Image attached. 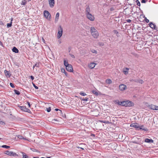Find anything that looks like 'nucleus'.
Listing matches in <instances>:
<instances>
[{"mask_svg": "<svg viewBox=\"0 0 158 158\" xmlns=\"http://www.w3.org/2000/svg\"><path fill=\"white\" fill-rule=\"evenodd\" d=\"M90 32L92 36L94 38H97L99 35L98 31L93 27H91L90 28Z\"/></svg>", "mask_w": 158, "mask_h": 158, "instance_id": "1", "label": "nucleus"}, {"mask_svg": "<svg viewBox=\"0 0 158 158\" xmlns=\"http://www.w3.org/2000/svg\"><path fill=\"white\" fill-rule=\"evenodd\" d=\"M63 29L61 26H60L58 28V32L57 34V38L59 39L62 35L63 34Z\"/></svg>", "mask_w": 158, "mask_h": 158, "instance_id": "2", "label": "nucleus"}, {"mask_svg": "<svg viewBox=\"0 0 158 158\" xmlns=\"http://www.w3.org/2000/svg\"><path fill=\"white\" fill-rule=\"evenodd\" d=\"M130 127H134L136 130L139 131V129H142V128L139 127V125L137 123H131L130 125Z\"/></svg>", "mask_w": 158, "mask_h": 158, "instance_id": "3", "label": "nucleus"}, {"mask_svg": "<svg viewBox=\"0 0 158 158\" xmlns=\"http://www.w3.org/2000/svg\"><path fill=\"white\" fill-rule=\"evenodd\" d=\"M44 16L48 19L50 20L51 18V15L49 12L47 10H44Z\"/></svg>", "mask_w": 158, "mask_h": 158, "instance_id": "4", "label": "nucleus"}, {"mask_svg": "<svg viewBox=\"0 0 158 158\" xmlns=\"http://www.w3.org/2000/svg\"><path fill=\"white\" fill-rule=\"evenodd\" d=\"M5 154L8 155L9 156H18V155L16 153L13 152H10L8 151H7L5 152Z\"/></svg>", "mask_w": 158, "mask_h": 158, "instance_id": "5", "label": "nucleus"}, {"mask_svg": "<svg viewBox=\"0 0 158 158\" xmlns=\"http://www.w3.org/2000/svg\"><path fill=\"white\" fill-rule=\"evenodd\" d=\"M19 107L23 111L27 112L30 113L31 112L30 110L29 109L27 108L26 106H19Z\"/></svg>", "mask_w": 158, "mask_h": 158, "instance_id": "6", "label": "nucleus"}, {"mask_svg": "<svg viewBox=\"0 0 158 158\" xmlns=\"http://www.w3.org/2000/svg\"><path fill=\"white\" fill-rule=\"evenodd\" d=\"M87 18L91 21H94V20L95 18L90 13L86 15Z\"/></svg>", "mask_w": 158, "mask_h": 158, "instance_id": "7", "label": "nucleus"}, {"mask_svg": "<svg viewBox=\"0 0 158 158\" xmlns=\"http://www.w3.org/2000/svg\"><path fill=\"white\" fill-rule=\"evenodd\" d=\"M148 107L149 108L153 110H158V106L153 105H149Z\"/></svg>", "mask_w": 158, "mask_h": 158, "instance_id": "8", "label": "nucleus"}, {"mask_svg": "<svg viewBox=\"0 0 158 158\" xmlns=\"http://www.w3.org/2000/svg\"><path fill=\"white\" fill-rule=\"evenodd\" d=\"M126 107H131L134 106V104L132 102L127 101L126 102Z\"/></svg>", "mask_w": 158, "mask_h": 158, "instance_id": "9", "label": "nucleus"}, {"mask_svg": "<svg viewBox=\"0 0 158 158\" xmlns=\"http://www.w3.org/2000/svg\"><path fill=\"white\" fill-rule=\"evenodd\" d=\"M119 89L121 91H123L125 90L127 88V86L124 84H120L119 85Z\"/></svg>", "mask_w": 158, "mask_h": 158, "instance_id": "10", "label": "nucleus"}, {"mask_svg": "<svg viewBox=\"0 0 158 158\" xmlns=\"http://www.w3.org/2000/svg\"><path fill=\"white\" fill-rule=\"evenodd\" d=\"M66 69L67 71L69 72H72L73 71V68L72 65L71 64L67 66L66 67Z\"/></svg>", "mask_w": 158, "mask_h": 158, "instance_id": "11", "label": "nucleus"}, {"mask_svg": "<svg viewBox=\"0 0 158 158\" xmlns=\"http://www.w3.org/2000/svg\"><path fill=\"white\" fill-rule=\"evenodd\" d=\"M50 6L51 7H53L55 4L54 0H48Z\"/></svg>", "mask_w": 158, "mask_h": 158, "instance_id": "12", "label": "nucleus"}, {"mask_svg": "<svg viewBox=\"0 0 158 158\" xmlns=\"http://www.w3.org/2000/svg\"><path fill=\"white\" fill-rule=\"evenodd\" d=\"M149 25L153 29H156V25L153 24L152 22H150L149 23Z\"/></svg>", "mask_w": 158, "mask_h": 158, "instance_id": "13", "label": "nucleus"}, {"mask_svg": "<svg viewBox=\"0 0 158 158\" xmlns=\"http://www.w3.org/2000/svg\"><path fill=\"white\" fill-rule=\"evenodd\" d=\"M144 142L148 143H152L153 142V140L152 139L146 138L145 139Z\"/></svg>", "mask_w": 158, "mask_h": 158, "instance_id": "14", "label": "nucleus"}, {"mask_svg": "<svg viewBox=\"0 0 158 158\" xmlns=\"http://www.w3.org/2000/svg\"><path fill=\"white\" fill-rule=\"evenodd\" d=\"M12 51L15 53H18L19 52V50L15 47H14L13 48Z\"/></svg>", "mask_w": 158, "mask_h": 158, "instance_id": "15", "label": "nucleus"}, {"mask_svg": "<svg viewBox=\"0 0 158 158\" xmlns=\"http://www.w3.org/2000/svg\"><path fill=\"white\" fill-rule=\"evenodd\" d=\"M4 72L7 77H9L11 76V74H10L9 71L6 70L4 71Z\"/></svg>", "mask_w": 158, "mask_h": 158, "instance_id": "16", "label": "nucleus"}, {"mask_svg": "<svg viewBox=\"0 0 158 158\" xmlns=\"http://www.w3.org/2000/svg\"><path fill=\"white\" fill-rule=\"evenodd\" d=\"M96 65V64L94 63H90L89 64V68L91 69H92L94 68Z\"/></svg>", "mask_w": 158, "mask_h": 158, "instance_id": "17", "label": "nucleus"}, {"mask_svg": "<svg viewBox=\"0 0 158 158\" xmlns=\"http://www.w3.org/2000/svg\"><path fill=\"white\" fill-rule=\"evenodd\" d=\"M139 128H142V129H139V130H142L143 131H148V129L147 128H143L144 127V126L143 125H141V126H139Z\"/></svg>", "mask_w": 158, "mask_h": 158, "instance_id": "18", "label": "nucleus"}, {"mask_svg": "<svg viewBox=\"0 0 158 158\" xmlns=\"http://www.w3.org/2000/svg\"><path fill=\"white\" fill-rule=\"evenodd\" d=\"M22 154L23 158H29L27 154L23 152H21Z\"/></svg>", "mask_w": 158, "mask_h": 158, "instance_id": "19", "label": "nucleus"}, {"mask_svg": "<svg viewBox=\"0 0 158 158\" xmlns=\"http://www.w3.org/2000/svg\"><path fill=\"white\" fill-rule=\"evenodd\" d=\"M90 8L89 7V6H88L87 8H86L85 10V14L86 15L87 14H89L90 13Z\"/></svg>", "mask_w": 158, "mask_h": 158, "instance_id": "20", "label": "nucleus"}, {"mask_svg": "<svg viewBox=\"0 0 158 158\" xmlns=\"http://www.w3.org/2000/svg\"><path fill=\"white\" fill-rule=\"evenodd\" d=\"M59 15H60V13H59V12H57L56 15V17H55V21H58V20L59 19Z\"/></svg>", "mask_w": 158, "mask_h": 158, "instance_id": "21", "label": "nucleus"}, {"mask_svg": "<svg viewBox=\"0 0 158 158\" xmlns=\"http://www.w3.org/2000/svg\"><path fill=\"white\" fill-rule=\"evenodd\" d=\"M64 66L66 67L67 66H68L70 64H69L68 63V61L66 60L65 59L64 60Z\"/></svg>", "mask_w": 158, "mask_h": 158, "instance_id": "22", "label": "nucleus"}, {"mask_svg": "<svg viewBox=\"0 0 158 158\" xmlns=\"http://www.w3.org/2000/svg\"><path fill=\"white\" fill-rule=\"evenodd\" d=\"M106 82L107 84H110L111 83L112 81L110 79H108L106 80Z\"/></svg>", "mask_w": 158, "mask_h": 158, "instance_id": "23", "label": "nucleus"}, {"mask_svg": "<svg viewBox=\"0 0 158 158\" xmlns=\"http://www.w3.org/2000/svg\"><path fill=\"white\" fill-rule=\"evenodd\" d=\"M14 91L15 92V94L18 95H19L20 94V93L18 90L16 89H14Z\"/></svg>", "mask_w": 158, "mask_h": 158, "instance_id": "24", "label": "nucleus"}, {"mask_svg": "<svg viewBox=\"0 0 158 158\" xmlns=\"http://www.w3.org/2000/svg\"><path fill=\"white\" fill-rule=\"evenodd\" d=\"M2 147L6 149H8L10 148V146H7L6 145H3L2 146Z\"/></svg>", "mask_w": 158, "mask_h": 158, "instance_id": "25", "label": "nucleus"}, {"mask_svg": "<svg viewBox=\"0 0 158 158\" xmlns=\"http://www.w3.org/2000/svg\"><path fill=\"white\" fill-rule=\"evenodd\" d=\"M121 106H126V102L124 101L121 102Z\"/></svg>", "mask_w": 158, "mask_h": 158, "instance_id": "26", "label": "nucleus"}, {"mask_svg": "<svg viewBox=\"0 0 158 158\" xmlns=\"http://www.w3.org/2000/svg\"><path fill=\"white\" fill-rule=\"evenodd\" d=\"M61 71L62 72L64 73L65 75H66V76H67V72L65 70V69H61Z\"/></svg>", "mask_w": 158, "mask_h": 158, "instance_id": "27", "label": "nucleus"}, {"mask_svg": "<svg viewBox=\"0 0 158 158\" xmlns=\"http://www.w3.org/2000/svg\"><path fill=\"white\" fill-rule=\"evenodd\" d=\"M30 149L33 152H38L39 153H40V152L37 149H35L31 148Z\"/></svg>", "mask_w": 158, "mask_h": 158, "instance_id": "28", "label": "nucleus"}, {"mask_svg": "<svg viewBox=\"0 0 158 158\" xmlns=\"http://www.w3.org/2000/svg\"><path fill=\"white\" fill-rule=\"evenodd\" d=\"M12 26V22L11 21L10 23H8L7 24V27L9 28V27H11Z\"/></svg>", "mask_w": 158, "mask_h": 158, "instance_id": "29", "label": "nucleus"}, {"mask_svg": "<svg viewBox=\"0 0 158 158\" xmlns=\"http://www.w3.org/2000/svg\"><path fill=\"white\" fill-rule=\"evenodd\" d=\"M92 92L94 94L96 95H98V92L97 91H96V90H94L92 91Z\"/></svg>", "mask_w": 158, "mask_h": 158, "instance_id": "30", "label": "nucleus"}, {"mask_svg": "<svg viewBox=\"0 0 158 158\" xmlns=\"http://www.w3.org/2000/svg\"><path fill=\"white\" fill-rule=\"evenodd\" d=\"M80 94L81 95L83 96H85L87 95V94L85 93L84 92H81L80 93Z\"/></svg>", "mask_w": 158, "mask_h": 158, "instance_id": "31", "label": "nucleus"}, {"mask_svg": "<svg viewBox=\"0 0 158 158\" xmlns=\"http://www.w3.org/2000/svg\"><path fill=\"white\" fill-rule=\"evenodd\" d=\"M81 100L84 101H87L88 100V98H86L85 99H83L82 98H80Z\"/></svg>", "mask_w": 158, "mask_h": 158, "instance_id": "32", "label": "nucleus"}, {"mask_svg": "<svg viewBox=\"0 0 158 158\" xmlns=\"http://www.w3.org/2000/svg\"><path fill=\"white\" fill-rule=\"evenodd\" d=\"M26 1L25 0H23V1H22V2L21 3V4H23V5H25L26 4Z\"/></svg>", "mask_w": 158, "mask_h": 158, "instance_id": "33", "label": "nucleus"}, {"mask_svg": "<svg viewBox=\"0 0 158 158\" xmlns=\"http://www.w3.org/2000/svg\"><path fill=\"white\" fill-rule=\"evenodd\" d=\"M115 102H116L115 103H117L118 105H121V102H119V101L117 100V101H116Z\"/></svg>", "mask_w": 158, "mask_h": 158, "instance_id": "34", "label": "nucleus"}, {"mask_svg": "<svg viewBox=\"0 0 158 158\" xmlns=\"http://www.w3.org/2000/svg\"><path fill=\"white\" fill-rule=\"evenodd\" d=\"M137 2V4L138 6H140V2L138 0H136V1Z\"/></svg>", "mask_w": 158, "mask_h": 158, "instance_id": "35", "label": "nucleus"}, {"mask_svg": "<svg viewBox=\"0 0 158 158\" xmlns=\"http://www.w3.org/2000/svg\"><path fill=\"white\" fill-rule=\"evenodd\" d=\"M91 52H92L93 53H95V54H97V51L95 50H94V49H93L91 50Z\"/></svg>", "mask_w": 158, "mask_h": 158, "instance_id": "36", "label": "nucleus"}, {"mask_svg": "<svg viewBox=\"0 0 158 158\" xmlns=\"http://www.w3.org/2000/svg\"><path fill=\"white\" fill-rule=\"evenodd\" d=\"M0 124L2 125H5V123L3 122L2 121H1V119H0Z\"/></svg>", "mask_w": 158, "mask_h": 158, "instance_id": "37", "label": "nucleus"}, {"mask_svg": "<svg viewBox=\"0 0 158 158\" xmlns=\"http://www.w3.org/2000/svg\"><path fill=\"white\" fill-rule=\"evenodd\" d=\"M51 110V108L49 107L47 108V111L48 112H50Z\"/></svg>", "mask_w": 158, "mask_h": 158, "instance_id": "38", "label": "nucleus"}, {"mask_svg": "<svg viewBox=\"0 0 158 158\" xmlns=\"http://www.w3.org/2000/svg\"><path fill=\"white\" fill-rule=\"evenodd\" d=\"M126 69L127 70H126V71H124L123 72H124V73H125V74H127V73H128V72H127V71H128V69H128V68H126Z\"/></svg>", "mask_w": 158, "mask_h": 158, "instance_id": "39", "label": "nucleus"}, {"mask_svg": "<svg viewBox=\"0 0 158 158\" xmlns=\"http://www.w3.org/2000/svg\"><path fill=\"white\" fill-rule=\"evenodd\" d=\"M10 86L12 88H14L15 86L12 83H10Z\"/></svg>", "mask_w": 158, "mask_h": 158, "instance_id": "40", "label": "nucleus"}, {"mask_svg": "<svg viewBox=\"0 0 158 158\" xmlns=\"http://www.w3.org/2000/svg\"><path fill=\"white\" fill-rule=\"evenodd\" d=\"M35 67H39V64L38 63V64L37 63H36L35 64V65L34 66H33V68H34Z\"/></svg>", "mask_w": 158, "mask_h": 158, "instance_id": "41", "label": "nucleus"}, {"mask_svg": "<svg viewBox=\"0 0 158 158\" xmlns=\"http://www.w3.org/2000/svg\"><path fill=\"white\" fill-rule=\"evenodd\" d=\"M33 85L34 87V88L35 89H38V86H36L34 83H33Z\"/></svg>", "mask_w": 158, "mask_h": 158, "instance_id": "42", "label": "nucleus"}, {"mask_svg": "<svg viewBox=\"0 0 158 158\" xmlns=\"http://www.w3.org/2000/svg\"><path fill=\"white\" fill-rule=\"evenodd\" d=\"M139 83H140L141 84H143L144 82L141 79H139Z\"/></svg>", "mask_w": 158, "mask_h": 158, "instance_id": "43", "label": "nucleus"}, {"mask_svg": "<svg viewBox=\"0 0 158 158\" xmlns=\"http://www.w3.org/2000/svg\"><path fill=\"white\" fill-rule=\"evenodd\" d=\"M147 1V0H142L141 2L142 3H145Z\"/></svg>", "mask_w": 158, "mask_h": 158, "instance_id": "44", "label": "nucleus"}, {"mask_svg": "<svg viewBox=\"0 0 158 158\" xmlns=\"http://www.w3.org/2000/svg\"><path fill=\"white\" fill-rule=\"evenodd\" d=\"M145 20L147 23H148V22H149V20L147 19L146 18H145Z\"/></svg>", "mask_w": 158, "mask_h": 158, "instance_id": "45", "label": "nucleus"}, {"mask_svg": "<svg viewBox=\"0 0 158 158\" xmlns=\"http://www.w3.org/2000/svg\"><path fill=\"white\" fill-rule=\"evenodd\" d=\"M69 55L71 56V57H72L73 58H75V57L73 55L71 54H69Z\"/></svg>", "mask_w": 158, "mask_h": 158, "instance_id": "46", "label": "nucleus"}, {"mask_svg": "<svg viewBox=\"0 0 158 158\" xmlns=\"http://www.w3.org/2000/svg\"><path fill=\"white\" fill-rule=\"evenodd\" d=\"M18 138L20 139H23V137L21 135H19Z\"/></svg>", "mask_w": 158, "mask_h": 158, "instance_id": "47", "label": "nucleus"}, {"mask_svg": "<svg viewBox=\"0 0 158 158\" xmlns=\"http://www.w3.org/2000/svg\"><path fill=\"white\" fill-rule=\"evenodd\" d=\"M113 31L115 34H117L118 33V31H117L116 30H114Z\"/></svg>", "mask_w": 158, "mask_h": 158, "instance_id": "48", "label": "nucleus"}, {"mask_svg": "<svg viewBox=\"0 0 158 158\" xmlns=\"http://www.w3.org/2000/svg\"><path fill=\"white\" fill-rule=\"evenodd\" d=\"M4 23L2 21L0 20V25H4Z\"/></svg>", "mask_w": 158, "mask_h": 158, "instance_id": "49", "label": "nucleus"}, {"mask_svg": "<svg viewBox=\"0 0 158 158\" xmlns=\"http://www.w3.org/2000/svg\"><path fill=\"white\" fill-rule=\"evenodd\" d=\"M30 77H31V79L32 80H33L34 79V77L33 76H30Z\"/></svg>", "mask_w": 158, "mask_h": 158, "instance_id": "50", "label": "nucleus"}, {"mask_svg": "<svg viewBox=\"0 0 158 158\" xmlns=\"http://www.w3.org/2000/svg\"><path fill=\"white\" fill-rule=\"evenodd\" d=\"M134 81L136 82H139V79H135L134 80Z\"/></svg>", "mask_w": 158, "mask_h": 158, "instance_id": "51", "label": "nucleus"}, {"mask_svg": "<svg viewBox=\"0 0 158 158\" xmlns=\"http://www.w3.org/2000/svg\"><path fill=\"white\" fill-rule=\"evenodd\" d=\"M126 21L128 22V23H130L131 22V20L130 19H127L126 20Z\"/></svg>", "mask_w": 158, "mask_h": 158, "instance_id": "52", "label": "nucleus"}, {"mask_svg": "<svg viewBox=\"0 0 158 158\" xmlns=\"http://www.w3.org/2000/svg\"><path fill=\"white\" fill-rule=\"evenodd\" d=\"M104 123H109L110 122L109 121H106L104 122Z\"/></svg>", "mask_w": 158, "mask_h": 158, "instance_id": "53", "label": "nucleus"}, {"mask_svg": "<svg viewBox=\"0 0 158 158\" xmlns=\"http://www.w3.org/2000/svg\"><path fill=\"white\" fill-rule=\"evenodd\" d=\"M114 10V9L113 7H111L110 9V10L111 11H112Z\"/></svg>", "mask_w": 158, "mask_h": 158, "instance_id": "54", "label": "nucleus"}, {"mask_svg": "<svg viewBox=\"0 0 158 158\" xmlns=\"http://www.w3.org/2000/svg\"><path fill=\"white\" fill-rule=\"evenodd\" d=\"M55 110L56 111H58V110L60 111V112H61V111L59 109H57V108H56L55 109Z\"/></svg>", "mask_w": 158, "mask_h": 158, "instance_id": "55", "label": "nucleus"}, {"mask_svg": "<svg viewBox=\"0 0 158 158\" xmlns=\"http://www.w3.org/2000/svg\"><path fill=\"white\" fill-rule=\"evenodd\" d=\"M27 104H28V105L29 106V107H31V104H30V102H27Z\"/></svg>", "mask_w": 158, "mask_h": 158, "instance_id": "56", "label": "nucleus"}, {"mask_svg": "<svg viewBox=\"0 0 158 158\" xmlns=\"http://www.w3.org/2000/svg\"><path fill=\"white\" fill-rule=\"evenodd\" d=\"M0 45L2 47H3V45L1 41H0Z\"/></svg>", "mask_w": 158, "mask_h": 158, "instance_id": "57", "label": "nucleus"}, {"mask_svg": "<svg viewBox=\"0 0 158 158\" xmlns=\"http://www.w3.org/2000/svg\"><path fill=\"white\" fill-rule=\"evenodd\" d=\"M55 121H57L58 120H56V119H53L52 120V121L54 123V122Z\"/></svg>", "mask_w": 158, "mask_h": 158, "instance_id": "58", "label": "nucleus"}, {"mask_svg": "<svg viewBox=\"0 0 158 158\" xmlns=\"http://www.w3.org/2000/svg\"><path fill=\"white\" fill-rule=\"evenodd\" d=\"M131 54H132L133 55L136 56L137 55V54L133 52L131 53Z\"/></svg>", "mask_w": 158, "mask_h": 158, "instance_id": "59", "label": "nucleus"}, {"mask_svg": "<svg viewBox=\"0 0 158 158\" xmlns=\"http://www.w3.org/2000/svg\"><path fill=\"white\" fill-rule=\"evenodd\" d=\"M42 40H43V41L44 42V43H45V40L43 38H42Z\"/></svg>", "mask_w": 158, "mask_h": 158, "instance_id": "60", "label": "nucleus"}, {"mask_svg": "<svg viewBox=\"0 0 158 158\" xmlns=\"http://www.w3.org/2000/svg\"><path fill=\"white\" fill-rule=\"evenodd\" d=\"M91 135L92 136H95V135L94 134H92Z\"/></svg>", "mask_w": 158, "mask_h": 158, "instance_id": "61", "label": "nucleus"}, {"mask_svg": "<svg viewBox=\"0 0 158 158\" xmlns=\"http://www.w3.org/2000/svg\"><path fill=\"white\" fill-rule=\"evenodd\" d=\"M100 121L101 122H102V123H104V121Z\"/></svg>", "mask_w": 158, "mask_h": 158, "instance_id": "62", "label": "nucleus"}, {"mask_svg": "<svg viewBox=\"0 0 158 158\" xmlns=\"http://www.w3.org/2000/svg\"><path fill=\"white\" fill-rule=\"evenodd\" d=\"M33 158H39L38 157H34Z\"/></svg>", "mask_w": 158, "mask_h": 158, "instance_id": "63", "label": "nucleus"}, {"mask_svg": "<svg viewBox=\"0 0 158 158\" xmlns=\"http://www.w3.org/2000/svg\"><path fill=\"white\" fill-rule=\"evenodd\" d=\"M12 20H13V18H12L11 19V22L12 21Z\"/></svg>", "mask_w": 158, "mask_h": 158, "instance_id": "64", "label": "nucleus"}]
</instances>
